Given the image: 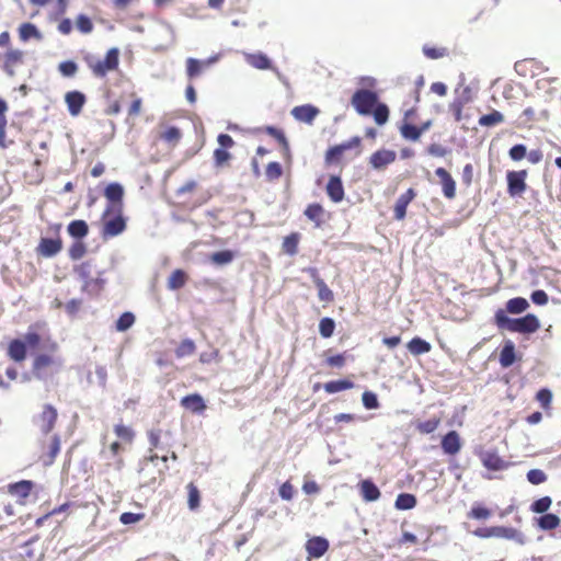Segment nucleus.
I'll return each mask as SVG.
<instances>
[{
    "label": "nucleus",
    "instance_id": "obj_1",
    "mask_svg": "<svg viewBox=\"0 0 561 561\" xmlns=\"http://www.w3.org/2000/svg\"><path fill=\"white\" fill-rule=\"evenodd\" d=\"M351 104L363 116L373 115L377 125L382 126L389 119V107L379 102L378 94L368 89H358L354 92Z\"/></svg>",
    "mask_w": 561,
    "mask_h": 561
},
{
    "label": "nucleus",
    "instance_id": "obj_2",
    "mask_svg": "<svg viewBox=\"0 0 561 561\" xmlns=\"http://www.w3.org/2000/svg\"><path fill=\"white\" fill-rule=\"evenodd\" d=\"M494 322L499 329L513 333L533 334L540 329V321L535 314L527 313L522 318H510L503 309L495 312Z\"/></svg>",
    "mask_w": 561,
    "mask_h": 561
},
{
    "label": "nucleus",
    "instance_id": "obj_3",
    "mask_svg": "<svg viewBox=\"0 0 561 561\" xmlns=\"http://www.w3.org/2000/svg\"><path fill=\"white\" fill-rule=\"evenodd\" d=\"M102 231L104 239L121 234L126 229L122 205H107L102 215Z\"/></svg>",
    "mask_w": 561,
    "mask_h": 561
},
{
    "label": "nucleus",
    "instance_id": "obj_4",
    "mask_svg": "<svg viewBox=\"0 0 561 561\" xmlns=\"http://www.w3.org/2000/svg\"><path fill=\"white\" fill-rule=\"evenodd\" d=\"M84 61L92 75L96 78H105L110 71H115L119 66V49L113 47L106 51L104 59L87 56Z\"/></svg>",
    "mask_w": 561,
    "mask_h": 561
},
{
    "label": "nucleus",
    "instance_id": "obj_5",
    "mask_svg": "<svg viewBox=\"0 0 561 561\" xmlns=\"http://www.w3.org/2000/svg\"><path fill=\"white\" fill-rule=\"evenodd\" d=\"M26 64V51L9 47L0 53V69L10 78L18 76Z\"/></svg>",
    "mask_w": 561,
    "mask_h": 561
},
{
    "label": "nucleus",
    "instance_id": "obj_6",
    "mask_svg": "<svg viewBox=\"0 0 561 561\" xmlns=\"http://www.w3.org/2000/svg\"><path fill=\"white\" fill-rule=\"evenodd\" d=\"M43 348L46 351V353L35 355L32 364V370L37 377H41L47 368L58 363L57 358L55 357V354L59 348L56 341H54L50 336H47Z\"/></svg>",
    "mask_w": 561,
    "mask_h": 561
},
{
    "label": "nucleus",
    "instance_id": "obj_7",
    "mask_svg": "<svg viewBox=\"0 0 561 561\" xmlns=\"http://www.w3.org/2000/svg\"><path fill=\"white\" fill-rule=\"evenodd\" d=\"M57 420L58 411L49 403L44 404L41 413L33 417L34 424L43 434H49L55 428Z\"/></svg>",
    "mask_w": 561,
    "mask_h": 561
},
{
    "label": "nucleus",
    "instance_id": "obj_8",
    "mask_svg": "<svg viewBox=\"0 0 561 561\" xmlns=\"http://www.w3.org/2000/svg\"><path fill=\"white\" fill-rule=\"evenodd\" d=\"M360 144L362 139L358 136H355L347 141L330 147L324 156L325 165L329 167L332 164H339L345 151L354 148H359Z\"/></svg>",
    "mask_w": 561,
    "mask_h": 561
},
{
    "label": "nucleus",
    "instance_id": "obj_9",
    "mask_svg": "<svg viewBox=\"0 0 561 561\" xmlns=\"http://www.w3.org/2000/svg\"><path fill=\"white\" fill-rule=\"evenodd\" d=\"M527 170L508 171L506 174L507 192L511 196H520L527 188Z\"/></svg>",
    "mask_w": 561,
    "mask_h": 561
},
{
    "label": "nucleus",
    "instance_id": "obj_10",
    "mask_svg": "<svg viewBox=\"0 0 561 561\" xmlns=\"http://www.w3.org/2000/svg\"><path fill=\"white\" fill-rule=\"evenodd\" d=\"M182 136V130L174 125L164 123L158 125L157 139L170 148H175L180 144Z\"/></svg>",
    "mask_w": 561,
    "mask_h": 561
},
{
    "label": "nucleus",
    "instance_id": "obj_11",
    "mask_svg": "<svg viewBox=\"0 0 561 561\" xmlns=\"http://www.w3.org/2000/svg\"><path fill=\"white\" fill-rule=\"evenodd\" d=\"M61 440L58 435H53L48 442L42 444L39 460L44 466H51L60 451Z\"/></svg>",
    "mask_w": 561,
    "mask_h": 561
},
{
    "label": "nucleus",
    "instance_id": "obj_12",
    "mask_svg": "<svg viewBox=\"0 0 561 561\" xmlns=\"http://www.w3.org/2000/svg\"><path fill=\"white\" fill-rule=\"evenodd\" d=\"M473 534L480 538L497 537L505 539H515L519 535L515 528L504 526L482 527L476 529Z\"/></svg>",
    "mask_w": 561,
    "mask_h": 561
},
{
    "label": "nucleus",
    "instance_id": "obj_13",
    "mask_svg": "<svg viewBox=\"0 0 561 561\" xmlns=\"http://www.w3.org/2000/svg\"><path fill=\"white\" fill-rule=\"evenodd\" d=\"M329 541L324 537L314 536L307 540L306 551L308 561L323 557L329 550Z\"/></svg>",
    "mask_w": 561,
    "mask_h": 561
},
{
    "label": "nucleus",
    "instance_id": "obj_14",
    "mask_svg": "<svg viewBox=\"0 0 561 561\" xmlns=\"http://www.w3.org/2000/svg\"><path fill=\"white\" fill-rule=\"evenodd\" d=\"M34 489V482L31 480H21L8 485V492L18 499L19 504L25 505L27 497Z\"/></svg>",
    "mask_w": 561,
    "mask_h": 561
},
{
    "label": "nucleus",
    "instance_id": "obj_15",
    "mask_svg": "<svg viewBox=\"0 0 561 561\" xmlns=\"http://www.w3.org/2000/svg\"><path fill=\"white\" fill-rule=\"evenodd\" d=\"M482 465L492 471H501L508 468L510 463L504 460L496 450H486L480 454Z\"/></svg>",
    "mask_w": 561,
    "mask_h": 561
},
{
    "label": "nucleus",
    "instance_id": "obj_16",
    "mask_svg": "<svg viewBox=\"0 0 561 561\" xmlns=\"http://www.w3.org/2000/svg\"><path fill=\"white\" fill-rule=\"evenodd\" d=\"M436 176L439 179L442 192L445 198L454 199L456 197V181L445 168L435 170Z\"/></svg>",
    "mask_w": 561,
    "mask_h": 561
},
{
    "label": "nucleus",
    "instance_id": "obj_17",
    "mask_svg": "<svg viewBox=\"0 0 561 561\" xmlns=\"http://www.w3.org/2000/svg\"><path fill=\"white\" fill-rule=\"evenodd\" d=\"M62 249V241L60 238H42L36 251L44 257H51L58 254Z\"/></svg>",
    "mask_w": 561,
    "mask_h": 561
},
{
    "label": "nucleus",
    "instance_id": "obj_18",
    "mask_svg": "<svg viewBox=\"0 0 561 561\" xmlns=\"http://www.w3.org/2000/svg\"><path fill=\"white\" fill-rule=\"evenodd\" d=\"M65 102L70 115L78 116L87 102V98L80 91H69L65 95Z\"/></svg>",
    "mask_w": 561,
    "mask_h": 561
},
{
    "label": "nucleus",
    "instance_id": "obj_19",
    "mask_svg": "<svg viewBox=\"0 0 561 561\" xmlns=\"http://www.w3.org/2000/svg\"><path fill=\"white\" fill-rule=\"evenodd\" d=\"M325 192L333 203H340L344 199L345 192L340 175H331L329 178Z\"/></svg>",
    "mask_w": 561,
    "mask_h": 561
},
{
    "label": "nucleus",
    "instance_id": "obj_20",
    "mask_svg": "<svg viewBox=\"0 0 561 561\" xmlns=\"http://www.w3.org/2000/svg\"><path fill=\"white\" fill-rule=\"evenodd\" d=\"M440 446L444 453L447 455L454 456L458 454L462 446L458 432L449 431L446 435H444L442 437Z\"/></svg>",
    "mask_w": 561,
    "mask_h": 561
},
{
    "label": "nucleus",
    "instance_id": "obj_21",
    "mask_svg": "<svg viewBox=\"0 0 561 561\" xmlns=\"http://www.w3.org/2000/svg\"><path fill=\"white\" fill-rule=\"evenodd\" d=\"M416 193L413 188H408L403 194L399 196L396 202L393 216L397 220H403L407 215V208L409 204L415 198Z\"/></svg>",
    "mask_w": 561,
    "mask_h": 561
},
{
    "label": "nucleus",
    "instance_id": "obj_22",
    "mask_svg": "<svg viewBox=\"0 0 561 561\" xmlns=\"http://www.w3.org/2000/svg\"><path fill=\"white\" fill-rule=\"evenodd\" d=\"M7 355L15 363L24 362L27 356L26 343L20 339L11 340L8 344Z\"/></svg>",
    "mask_w": 561,
    "mask_h": 561
},
{
    "label": "nucleus",
    "instance_id": "obj_23",
    "mask_svg": "<svg viewBox=\"0 0 561 561\" xmlns=\"http://www.w3.org/2000/svg\"><path fill=\"white\" fill-rule=\"evenodd\" d=\"M318 114L319 108L311 104L295 106L291 110V115L294 118L306 124H312Z\"/></svg>",
    "mask_w": 561,
    "mask_h": 561
},
{
    "label": "nucleus",
    "instance_id": "obj_24",
    "mask_svg": "<svg viewBox=\"0 0 561 561\" xmlns=\"http://www.w3.org/2000/svg\"><path fill=\"white\" fill-rule=\"evenodd\" d=\"M309 273L313 279V283L318 289V297L323 302H332L334 300L333 291L328 287L325 282L319 276L316 268H309Z\"/></svg>",
    "mask_w": 561,
    "mask_h": 561
},
{
    "label": "nucleus",
    "instance_id": "obj_25",
    "mask_svg": "<svg viewBox=\"0 0 561 561\" xmlns=\"http://www.w3.org/2000/svg\"><path fill=\"white\" fill-rule=\"evenodd\" d=\"M396 152L392 150H378L370 156L369 162L374 169L380 170L396 160Z\"/></svg>",
    "mask_w": 561,
    "mask_h": 561
},
{
    "label": "nucleus",
    "instance_id": "obj_26",
    "mask_svg": "<svg viewBox=\"0 0 561 561\" xmlns=\"http://www.w3.org/2000/svg\"><path fill=\"white\" fill-rule=\"evenodd\" d=\"M181 405L193 413H202L206 410V403L198 393H192L181 399Z\"/></svg>",
    "mask_w": 561,
    "mask_h": 561
},
{
    "label": "nucleus",
    "instance_id": "obj_27",
    "mask_svg": "<svg viewBox=\"0 0 561 561\" xmlns=\"http://www.w3.org/2000/svg\"><path fill=\"white\" fill-rule=\"evenodd\" d=\"M215 59H207V60H198L196 58H187L186 59V76L190 80L198 77L202 75L205 67L210 66Z\"/></svg>",
    "mask_w": 561,
    "mask_h": 561
},
{
    "label": "nucleus",
    "instance_id": "obj_28",
    "mask_svg": "<svg viewBox=\"0 0 561 561\" xmlns=\"http://www.w3.org/2000/svg\"><path fill=\"white\" fill-rule=\"evenodd\" d=\"M19 38L25 43L30 39L41 41L43 38L42 33L38 31L35 24L25 22L19 26Z\"/></svg>",
    "mask_w": 561,
    "mask_h": 561
},
{
    "label": "nucleus",
    "instance_id": "obj_29",
    "mask_svg": "<svg viewBox=\"0 0 561 561\" xmlns=\"http://www.w3.org/2000/svg\"><path fill=\"white\" fill-rule=\"evenodd\" d=\"M500 364L502 367L507 368L516 360L515 345L512 341H506L500 352Z\"/></svg>",
    "mask_w": 561,
    "mask_h": 561
},
{
    "label": "nucleus",
    "instance_id": "obj_30",
    "mask_svg": "<svg viewBox=\"0 0 561 561\" xmlns=\"http://www.w3.org/2000/svg\"><path fill=\"white\" fill-rule=\"evenodd\" d=\"M104 195L110 202L108 205H122L123 206V196L124 188L118 183H111L106 186L104 191Z\"/></svg>",
    "mask_w": 561,
    "mask_h": 561
},
{
    "label": "nucleus",
    "instance_id": "obj_31",
    "mask_svg": "<svg viewBox=\"0 0 561 561\" xmlns=\"http://www.w3.org/2000/svg\"><path fill=\"white\" fill-rule=\"evenodd\" d=\"M359 490L363 499L366 502H374L380 497V491L377 485L370 480H364L359 484Z\"/></svg>",
    "mask_w": 561,
    "mask_h": 561
},
{
    "label": "nucleus",
    "instance_id": "obj_32",
    "mask_svg": "<svg viewBox=\"0 0 561 561\" xmlns=\"http://www.w3.org/2000/svg\"><path fill=\"white\" fill-rule=\"evenodd\" d=\"M68 233L76 239H82L89 233V226L82 219L72 220L67 227Z\"/></svg>",
    "mask_w": 561,
    "mask_h": 561
},
{
    "label": "nucleus",
    "instance_id": "obj_33",
    "mask_svg": "<svg viewBox=\"0 0 561 561\" xmlns=\"http://www.w3.org/2000/svg\"><path fill=\"white\" fill-rule=\"evenodd\" d=\"M407 348L412 355L419 356L428 353L432 346L427 341L415 336L407 344Z\"/></svg>",
    "mask_w": 561,
    "mask_h": 561
},
{
    "label": "nucleus",
    "instance_id": "obj_34",
    "mask_svg": "<svg viewBox=\"0 0 561 561\" xmlns=\"http://www.w3.org/2000/svg\"><path fill=\"white\" fill-rule=\"evenodd\" d=\"M114 433L117 436L118 439H121L122 443L131 445L135 439V432L134 430L125 425L123 422H119L114 425Z\"/></svg>",
    "mask_w": 561,
    "mask_h": 561
},
{
    "label": "nucleus",
    "instance_id": "obj_35",
    "mask_svg": "<svg viewBox=\"0 0 561 561\" xmlns=\"http://www.w3.org/2000/svg\"><path fill=\"white\" fill-rule=\"evenodd\" d=\"M8 108L9 107H8L7 102L0 98V147L2 149L8 148L9 145L12 144V141L7 142V140H5V135H7L5 129H7V125H8L5 113H7Z\"/></svg>",
    "mask_w": 561,
    "mask_h": 561
},
{
    "label": "nucleus",
    "instance_id": "obj_36",
    "mask_svg": "<svg viewBox=\"0 0 561 561\" xmlns=\"http://www.w3.org/2000/svg\"><path fill=\"white\" fill-rule=\"evenodd\" d=\"M188 279L187 274L183 270H174L168 278V288L171 290H178L184 287Z\"/></svg>",
    "mask_w": 561,
    "mask_h": 561
},
{
    "label": "nucleus",
    "instance_id": "obj_37",
    "mask_svg": "<svg viewBox=\"0 0 561 561\" xmlns=\"http://www.w3.org/2000/svg\"><path fill=\"white\" fill-rule=\"evenodd\" d=\"M300 241V234L298 232H291L286 236L282 243V250L288 255H296L298 252V244Z\"/></svg>",
    "mask_w": 561,
    "mask_h": 561
},
{
    "label": "nucleus",
    "instance_id": "obj_38",
    "mask_svg": "<svg viewBox=\"0 0 561 561\" xmlns=\"http://www.w3.org/2000/svg\"><path fill=\"white\" fill-rule=\"evenodd\" d=\"M529 308L527 299L523 297H515L507 300L505 305V313L518 314L526 311Z\"/></svg>",
    "mask_w": 561,
    "mask_h": 561
},
{
    "label": "nucleus",
    "instance_id": "obj_39",
    "mask_svg": "<svg viewBox=\"0 0 561 561\" xmlns=\"http://www.w3.org/2000/svg\"><path fill=\"white\" fill-rule=\"evenodd\" d=\"M247 61L249 65L260 70H266L271 68V60L266 55L262 53L248 55Z\"/></svg>",
    "mask_w": 561,
    "mask_h": 561
},
{
    "label": "nucleus",
    "instance_id": "obj_40",
    "mask_svg": "<svg viewBox=\"0 0 561 561\" xmlns=\"http://www.w3.org/2000/svg\"><path fill=\"white\" fill-rule=\"evenodd\" d=\"M93 264L91 261H84L75 267V273L88 286L92 280Z\"/></svg>",
    "mask_w": 561,
    "mask_h": 561
},
{
    "label": "nucleus",
    "instance_id": "obj_41",
    "mask_svg": "<svg viewBox=\"0 0 561 561\" xmlns=\"http://www.w3.org/2000/svg\"><path fill=\"white\" fill-rule=\"evenodd\" d=\"M323 388L328 393H335L354 388V382L348 379L332 380L325 382Z\"/></svg>",
    "mask_w": 561,
    "mask_h": 561
},
{
    "label": "nucleus",
    "instance_id": "obj_42",
    "mask_svg": "<svg viewBox=\"0 0 561 561\" xmlns=\"http://www.w3.org/2000/svg\"><path fill=\"white\" fill-rule=\"evenodd\" d=\"M35 327L36 325H31L28 328V331L24 335V342L26 343V347L28 346L31 348H43L46 337L43 339L36 331H34Z\"/></svg>",
    "mask_w": 561,
    "mask_h": 561
},
{
    "label": "nucleus",
    "instance_id": "obj_43",
    "mask_svg": "<svg viewBox=\"0 0 561 561\" xmlns=\"http://www.w3.org/2000/svg\"><path fill=\"white\" fill-rule=\"evenodd\" d=\"M416 503V497L413 494L400 493L396 499L394 506L398 510L407 511L414 508Z\"/></svg>",
    "mask_w": 561,
    "mask_h": 561
},
{
    "label": "nucleus",
    "instance_id": "obj_44",
    "mask_svg": "<svg viewBox=\"0 0 561 561\" xmlns=\"http://www.w3.org/2000/svg\"><path fill=\"white\" fill-rule=\"evenodd\" d=\"M503 122L504 115L496 110H493L491 113L482 115L479 118V125L483 127H492L502 124Z\"/></svg>",
    "mask_w": 561,
    "mask_h": 561
},
{
    "label": "nucleus",
    "instance_id": "obj_45",
    "mask_svg": "<svg viewBox=\"0 0 561 561\" xmlns=\"http://www.w3.org/2000/svg\"><path fill=\"white\" fill-rule=\"evenodd\" d=\"M264 131L267 135L272 136L274 139H276L278 141V144L282 146L284 152L286 154H289V151H290L289 144H288L287 138L283 130L278 129L276 127H273V126H266L264 128Z\"/></svg>",
    "mask_w": 561,
    "mask_h": 561
},
{
    "label": "nucleus",
    "instance_id": "obj_46",
    "mask_svg": "<svg viewBox=\"0 0 561 561\" xmlns=\"http://www.w3.org/2000/svg\"><path fill=\"white\" fill-rule=\"evenodd\" d=\"M440 425V417H433L426 421L417 422L415 425L416 431L420 434H432Z\"/></svg>",
    "mask_w": 561,
    "mask_h": 561
},
{
    "label": "nucleus",
    "instance_id": "obj_47",
    "mask_svg": "<svg viewBox=\"0 0 561 561\" xmlns=\"http://www.w3.org/2000/svg\"><path fill=\"white\" fill-rule=\"evenodd\" d=\"M400 134L404 139L411 141H417L422 136L419 127L408 122L400 126Z\"/></svg>",
    "mask_w": 561,
    "mask_h": 561
},
{
    "label": "nucleus",
    "instance_id": "obj_48",
    "mask_svg": "<svg viewBox=\"0 0 561 561\" xmlns=\"http://www.w3.org/2000/svg\"><path fill=\"white\" fill-rule=\"evenodd\" d=\"M323 213H324L323 207L318 203L310 204L305 209L306 217L309 220L316 222L317 226H320Z\"/></svg>",
    "mask_w": 561,
    "mask_h": 561
},
{
    "label": "nucleus",
    "instance_id": "obj_49",
    "mask_svg": "<svg viewBox=\"0 0 561 561\" xmlns=\"http://www.w3.org/2000/svg\"><path fill=\"white\" fill-rule=\"evenodd\" d=\"M196 345L193 340L184 339L181 341L179 346L175 350V355L178 358H183L186 356H191L195 353Z\"/></svg>",
    "mask_w": 561,
    "mask_h": 561
},
{
    "label": "nucleus",
    "instance_id": "obj_50",
    "mask_svg": "<svg viewBox=\"0 0 561 561\" xmlns=\"http://www.w3.org/2000/svg\"><path fill=\"white\" fill-rule=\"evenodd\" d=\"M186 489H187V493H188V499H187L188 507H190V510L195 511L199 507V504H201L199 490L193 482H190L187 484Z\"/></svg>",
    "mask_w": 561,
    "mask_h": 561
},
{
    "label": "nucleus",
    "instance_id": "obj_51",
    "mask_svg": "<svg viewBox=\"0 0 561 561\" xmlns=\"http://www.w3.org/2000/svg\"><path fill=\"white\" fill-rule=\"evenodd\" d=\"M560 525V518L554 514H545L538 519V526L543 530L556 529Z\"/></svg>",
    "mask_w": 561,
    "mask_h": 561
},
{
    "label": "nucleus",
    "instance_id": "obj_52",
    "mask_svg": "<svg viewBox=\"0 0 561 561\" xmlns=\"http://www.w3.org/2000/svg\"><path fill=\"white\" fill-rule=\"evenodd\" d=\"M234 254L230 250L215 252L210 255V261L216 265H226L232 262Z\"/></svg>",
    "mask_w": 561,
    "mask_h": 561
},
{
    "label": "nucleus",
    "instance_id": "obj_53",
    "mask_svg": "<svg viewBox=\"0 0 561 561\" xmlns=\"http://www.w3.org/2000/svg\"><path fill=\"white\" fill-rule=\"evenodd\" d=\"M335 329V322L331 318H322L319 323V332L322 337L329 339L333 335Z\"/></svg>",
    "mask_w": 561,
    "mask_h": 561
},
{
    "label": "nucleus",
    "instance_id": "obj_54",
    "mask_svg": "<svg viewBox=\"0 0 561 561\" xmlns=\"http://www.w3.org/2000/svg\"><path fill=\"white\" fill-rule=\"evenodd\" d=\"M135 322V316L131 312H124L119 316L116 321V330L119 332H124L128 330Z\"/></svg>",
    "mask_w": 561,
    "mask_h": 561
},
{
    "label": "nucleus",
    "instance_id": "obj_55",
    "mask_svg": "<svg viewBox=\"0 0 561 561\" xmlns=\"http://www.w3.org/2000/svg\"><path fill=\"white\" fill-rule=\"evenodd\" d=\"M551 504H552L551 497L543 496V497H540V499L536 500L531 504L530 510L534 513L543 514V513H546L550 508Z\"/></svg>",
    "mask_w": 561,
    "mask_h": 561
},
{
    "label": "nucleus",
    "instance_id": "obj_56",
    "mask_svg": "<svg viewBox=\"0 0 561 561\" xmlns=\"http://www.w3.org/2000/svg\"><path fill=\"white\" fill-rule=\"evenodd\" d=\"M231 159V153L227 149L217 148L214 151V161L217 168H222L228 164Z\"/></svg>",
    "mask_w": 561,
    "mask_h": 561
},
{
    "label": "nucleus",
    "instance_id": "obj_57",
    "mask_svg": "<svg viewBox=\"0 0 561 561\" xmlns=\"http://www.w3.org/2000/svg\"><path fill=\"white\" fill-rule=\"evenodd\" d=\"M85 252L87 247L82 241L73 242L68 250L69 257L73 261L80 260Z\"/></svg>",
    "mask_w": 561,
    "mask_h": 561
},
{
    "label": "nucleus",
    "instance_id": "obj_58",
    "mask_svg": "<svg viewBox=\"0 0 561 561\" xmlns=\"http://www.w3.org/2000/svg\"><path fill=\"white\" fill-rule=\"evenodd\" d=\"M76 26L83 34H89L93 31V23L91 19L85 14H79L77 16Z\"/></svg>",
    "mask_w": 561,
    "mask_h": 561
},
{
    "label": "nucleus",
    "instance_id": "obj_59",
    "mask_svg": "<svg viewBox=\"0 0 561 561\" xmlns=\"http://www.w3.org/2000/svg\"><path fill=\"white\" fill-rule=\"evenodd\" d=\"M536 400L542 409L549 410L552 402V392L547 388H542L536 393Z\"/></svg>",
    "mask_w": 561,
    "mask_h": 561
},
{
    "label": "nucleus",
    "instance_id": "obj_60",
    "mask_svg": "<svg viewBox=\"0 0 561 561\" xmlns=\"http://www.w3.org/2000/svg\"><path fill=\"white\" fill-rule=\"evenodd\" d=\"M265 175L268 181H276L283 175V168L278 162H270L265 169Z\"/></svg>",
    "mask_w": 561,
    "mask_h": 561
},
{
    "label": "nucleus",
    "instance_id": "obj_61",
    "mask_svg": "<svg viewBox=\"0 0 561 561\" xmlns=\"http://www.w3.org/2000/svg\"><path fill=\"white\" fill-rule=\"evenodd\" d=\"M58 70L64 77H73L78 71V65L72 60H66L58 65Z\"/></svg>",
    "mask_w": 561,
    "mask_h": 561
},
{
    "label": "nucleus",
    "instance_id": "obj_62",
    "mask_svg": "<svg viewBox=\"0 0 561 561\" xmlns=\"http://www.w3.org/2000/svg\"><path fill=\"white\" fill-rule=\"evenodd\" d=\"M423 53L430 59H438L445 57L448 54V50L444 47L424 46Z\"/></svg>",
    "mask_w": 561,
    "mask_h": 561
},
{
    "label": "nucleus",
    "instance_id": "obj_63",
    "mask_svg": "<svg viewBox=\"0 0 561 561\" xmlns=\"http://www.w3.org/2000/svg\"><path fill=\"white\" fill-rule=\"evenodd\" d=\"M144 518H145L144 513L125 512V513L121 514L119 522L123 525H130V524H136L138 522H141Z\"/></svg>",
    "mask_w": 561,
    "mask_h": 561
},
{
    "label": "nucleus",
    "instance_id": "obj_64",
    "mask_svg": "<svg viewBox=\"0 0 561 561\" xmlns=\"http://www.w3.org/2000/svg\"><path fill=\"white\" fill-rule=\"evenodd\" d=\"M491 516V511L481 505L472 506L471 511L468 513L469 518L473 519H486Z\"/></svg>",
    "mask_w": 561,
    "mask_h": 561
}]
</instances>
